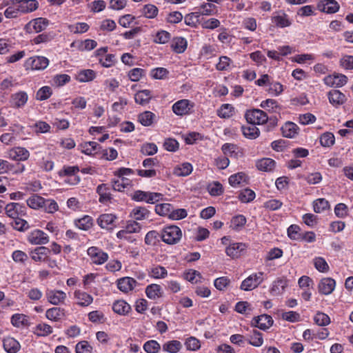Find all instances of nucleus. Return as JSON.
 Masks as SVG:
<instances>
[{"label": "nucleus", "mask_w": 353, "mask_h": 353, "mask_svg": "<svg viewBox=\"0 0 353 353\" xmlns=\"http://www.w3.org/2000/svg\"><path fill=\"white\" fill-rule=\"evenodd\" d=\"M241 130L243 135L250 139H256L259 134L260 131L255 124H250L248 125H243Z\"/></svg>", "instance_id": "obj_26"}, {"label": "nucleus", "mask_w": 353, "mask_h": 353, "mask_svg": "<svg viewBox=\"0 0 353 353\" xmlns=\"http://www.w3.org/2000/svg\"><path fill=\"white\" fill-rule=\"evenodd\" d=\"M4 209L7 216L13 219L19 216L24 215L26 208L17 203H10L7 204Z\"/></svg>", "instance_id": "obj_8"}, {"label": "nucleus", "mask_w": 353, "mask_h": 353, "mask_svg": "<svg viewBox=\"0 0 353 353\" xmlns=\"http://www.w3.org/2000/svg\"><path fill=\"white\" fill-rule=\"evenodd\" d=\"M238 198L243 203H248L254 199L255 192L249 188H245L241 191Z\"/></svg>", "instance_id": "obj_45"}, {"label": "nucleus", "mask_w": 353, "mask_h": 353, "mask_svg": "<svg viewBox=\"0 0 353 353\" xmlns=\"http://www.w3.org/2000/svg\"><path fill=\"white\" fill-rule=\"evenodd\" d=\"M162 196L161 193L137 190L134 193L132 199L137 201H145L148 203H154L159 201Z\"/></svg>", "instance_id": "obj_3"}, {"label": "nucleus", "mask_w": 353, "mask_h": 353, "mask_svg": "<svg viewBox=\"0 0 353 353\" xmlns=\"http://www.w3.org/2000/svg\"><path fill=\"white\" fill-rule=\"evenodd\" d=\"M76 353H92V347L86 341L79 342L75 347Z\"/></svg>", "instance_id": "obj_59"}, {"label": "nucleus", "mask_w": 353, "mask_h": 353, "mask_svg": "<svg viewBox=\"0 0 353 353\" xmlns=\"http://www.w3.org/2000/svg\"><path fill=\"white\" fill-rule=\"evenodd\" d=\"M27 205L32 209L42 208L43 204H45V199L37 195L34 194L27 200Z\"/></svg>", "instance_id": "obj_36"}, {"label": "nucleus", "mask_w": 353, "mask_h": 353, "mask_svg": "<svg viewBox=\"0 0 353 353\" xmlns=\"http://www.w3.org/2000/svg\"><path fill=\"white\" fill-rule=\"evenodd\" d=\"M347 77L341 74L330 75L324 79V82L326 85L336 88L342 87L347 83Z\"/></svg>", "instance_id": "obj_11"}, {"label": "nucleus", "mask_w": 353, "mask_h": 353, "mask_svg": "<svg viewBox=\"0 0 353 353\" xmlns=\"http://www.w3.org/2000/svg\"><path fill=\"white\" fill-rule=\"evenodd\" d=\"M151 98V91L149 90H140L137 92L134 95L135 102L142 105L148 104Z\"/></svg>", "instance_id": "obj_29"}, {"label": "nucleus", "mask_w": 353, "mask_h": 353, "mask_svg": "<svg viewBox=\"0 0 353 353\" xmlns=\"http://www.w3.org/2000/svg\"><path fill=\"white\" fill-rule=\"evenodd\" d=\"M283 137L287 138H293L298 134L299 127L292 122H287L281 128Z\"/></svg>", "instance_id": "obj_27"}, {"label": "nucleus", "mask_w": 353, "mask_h": 353, "mask_svg": "<svg viewBox=\"0 0 353 353\" xmlns=\"http://www.w3.org/2000/svg\"><path fill=\"white\" fill-rule=\"evenodd\" d=\"M145 70L142 68H135L128 72V77L132 81H138L145 75Z\"/></svg>", "instance_id": "obj_60"}, {"label": "nucleus", "mask_w": 353, "mask_h": 353, "mask_svg": "<svg viewBox=\"0 0 353 353\" xmlns=\"http://www.w3.org/2000/svg\"><path fill=\"white\" fill-rule=\"evenodd\" d=\"M288 285V281L285 279H278L274 281L272 284V287L270 290V292L273 295L281 294L286 286Z\"/></svg>", "instance_id": "obj_30"}, {"label": "nucleus", "mask_w": 353, "mask_h": 353, "mask_svg": "<svg viewBox=\"0 0 353 353\" xmlns=\"http://www.w3.org/2000/svg\"><path fill=\"white\" fill-rule=\"evenodd\" d=\"M46 296L48 301L53 305H58L63 302L66 298V294L62 291H48L46 292Z\"/></svg>", "instance_id": "obj_20"}, {"label": "nucleus", "mask_w": 353, "mask_h": 353, "mask_svg": "<svg viewBox=\"0 0 353 353\" xmlns=\"http://www.w3.org/2000/svg\"><path fill=\"white\" fill-rule=\"evenodd\" d=\"M28 94L26 92L21 91L13 94L11 97V102L14 107L19 108L25 105L28 101Z\"/></svg>", "instance_id": "obj_21"}, {"label": "nucleus", "mask_w": 353, "mask_h": 353, "mask_svg": "<svg viewBox=\"0 0 353 353\" xmlns=\"http://www.w3.org/2000/svg\"><path fill=\"white\" fill-rule=\"evenodd\" d=\"M230 283V280L226 276L217 278L214 280V285L219 290H224Z\"/></svg>", "instance_id": "obj_64"}, {"label": "nucleus", "mask_w": 353, "mask_h": 353, "mask_svg": "<svg viewBox=\"0 0 353 353\" xmlns=\"http://www.w3.org/2000/svg\"><path fill=\"white\" fill-rule=\"evenodd\" d=\"M11 323L15 327L27 325L28 323L27 316L21 314H15L11 318Z\"/></svg>", "instance_id": "obj_52"}, {"label": "nucleus", "mask_w": 353, "mask_h": 353, "mask_svg": "<svg viewBox=\"0 0 353 353\" xmlns=\"http://www.w3.org/2000/svg\"><path fill=\"white\" fill-rule=\"evenodd\" d=\"M137 283L133 278L123 277L118 280L117 286L121 291L128 292L134 289Z\"/></svg>", "instance_id": "obj_17"}, {"label": "nucleus", "mask_w": 353, "mask_h": 353, "mask_svg": "<svg viewBox=\"0 0 353 353\" xmlns=\"http://www.w3.org/2000/svg\"><path fill=\"white\" fill-rule=\"evenodd\" d=\"M181 347L180 341L173 340L163 344V350L169 353H176L181 350Z\"/></svg>", "instance_id": "obj_40"}, {"label": "nucleus", "mask_w": 353, "mask_h": 353, "mask_svg": "<svg viewBox=\"0 0 353 353\" xmlns=\"http://www.w3.org/2000/svg\"><path fill=\"white\" fill-rule=\"evenodd\" d=\"M335 285L334 279L330 277L323 278L319 283V292L322 294L328 295L334 291Z\"/></svg>", "instance_id": "obj_13"}, {"label": "nucleus", "mask_w": 353, "mask_h": 353, "mask_svg": "<svg viewBox=\"0 0 353 353\" xmlns=\"http://www.w3.org/2000/svg\"><path fill=\"white\" fill-rule=\"evenodd\" d=\"M156 115L150 111H145L139 115V121L144 126H150Z\"/></svg>", "instance_id": "obj_35"}, {"label": "nucleus", "mask_w": 353, "mask_h": 353, "mask_svg": "<svg viewBox=\"0 0 353 353\" xmlns=\"http://www.w3.org/2000/svg\"><path fill=\"white\" fill-rule=\"evenodd\" d=\"M10 225L13 227L14 229L23 232L29 228L28 223L19 216L16 219H13Z\"/></svg>", "instance_id": "obj_48"}, {"label": "nucleus", "mask_w": 353, "mask_h": 353, "mask_svg": "<svg viewBox=\"0 0 353 353\" xmlns=\"http://www.w3.org/2000/svg\"><path fill=\"white\" fill-rule=\"evenodd\" d=\"M315 323L319 326H325L330 324V317L323 312H318L314 317Z\"/></svg>", "instance_id": "obj_54"}, {"label": "nucleus", "mask_w": 353, "mask_h": 353, "mask_svg": "<svg viewBox=\"0 0 353 353\" xmlns=\"http://www.w3.org/2000/svg\"><path fill=\"white\" fill-rule=\"evenodd\" d=\"M246 223V219L243 215L234 216L231 219L230 228L234 230H241Z\"/></svg>", "instance_id": "obj_37"}, {"label": "nucleus", "mask_w": 353, "mask_h": 353, "mask_svg": "<svg viewBox=\"0 0 353 353\" xmlns=\"http://www.w3.org/2000/svg\"><path fill=\"white\" fill-rule=\"evenodd\" d=\"M314 210L316 213H321L330 208L329 202L325 199H318L313 203Z\"/></svg>", "instance_id": "obj_49"}, {"label": "nucleus", "mask_w": 353, "mask_h": 353, "mask_svg": "<svg viewBox=\"0 0 353 353\" xmlns=\"http://www.w3.org/2000/svg\"><path fill=\"white\" fill-rule=\"evenodd\" d=\"M76 226L83 230H88L92 225V219L90 216H84L75 222Z\"/></svg>", "instance_id": "obj_46"}, {"label": "nucleus", "mask_w": 353, "mask_h": 353, "mask_svg": "<svg viewBox=\"0 0 353 353\" xmlns=\"http://www.w3.org/2000/svg\"><path fill=\"white\" fill-rule=\"evenodd\" d=\"M159 236L161 237V234H159L157 231H150L145 236V243L148 245H155L159 242L158 238Z\"/></svg>", "instance_id": "obj_53"}, {"label": "nucleus", "mask_w": 353, "mask_h": 353, "mask_svg": "<svg viewBox=\"0 0 353 353\" xmlns=\"http://www.w3.org/2000/svg\"><path fill=\"white\" fill-rule=\"evenodd\" d=\"M96 74L92 70H83L80 71L77 75V79L80 82H88L93 80Z\"/></svg>", "instance_id": "obj_41"}, {"label": "nucleus", "mask_w": 353, "mask_h": 353, "mask_svg": "<svg viewBox=\"0 0 353 353\" xmlns=\"http://www.w3.org/2000/svg\"><path fill=\"white\" fill-rule=\"evenodd\" d=\"M109 188L107 184L102 183L99 185L97 188V192L99 195V201L101 203H106L112 199L111 194L109 192Z\"/></svg>", "instance_id": "obj_23"}, {"label": "nucleus", "mask_w": 353, "mask_h": 353, "mask_svg": "<svg viewBox=\"0 0 353 353\" xmlns=\"http://www.w3.org/2000/svg\"><path fill=\"white\" fill-rule=\"evenodd\" d=\"M88 254L91 258L92 262L97 265L104 263L108 259V254L97 247L89 248Z\"/></svg>", "instance_id": "obj_7"}, {"label": "nucleus", "mask_w": 353, "mask_h": 353, "mask_svg": "<svg viewBox=\"0 0 353 353\" xmlns=\"http://www.w3.org/2000/svg\"><path fill=\"white\" fill-rule=\"evenodd\" d=\"M334 136L331 132H325L320 137V143L323 147H330L334 145Z\"/></svg>", "instance_id": "obj_55"}, {"label": "nucleus", "mask_w": 353, "mask_h": 353, "mask_svg": "<svg viewBox=\"0 0 353 353\" xmlns=\"http://www.w3.org/2000/svg\"><path fill=\"white\" fill-rule=\"evenodd\" d=\"M49 24L48 19L42 17L36 18L30 21L26 26V28L28 31L31 32L32 29L35 32H40L44 30Z\"/></svg>", "instance_id": "obj_10"}, {"label": "nucleus", "mask_w": 353, "mask_h": 353, "mask_svg": "<svg viewBox=\"0 0 353 353\" xmlns=\"http://www.w3.org/2000/svg\"><path fill=\"white\" fill-rule=\"evenodd\" d=\"M42 208L48 213H54L58 210L59 206L57 202L52 199H45V204Z\"/></svg>", "instance_id": "obj_62"}, {"label": "nucleus", "mask_w": 353, "mask_h": 353, "mask_svg": "<svg viewBox=\"0 0 353 353\" xmlns=\"http://www.w3.org/2000/svg\"><path fill=\"white\" fill-rule=\"evenodd\" d=\"M89 25L86 23H77L75 25H70L68 28L74 34H81L89 30Z\"/></svg>", "instance_id": "obj_57"}, {"label": "nucleus", "mask_w": 353, "mask_h": 353, "mask_svg": "<svg viewBox=\"0 0 353 353\" xmlns=\"http://www.w3.org/2000/svg\"><path fill=\"white\" fill-rule=\"evenodd\" d=\"M143 349L147 353H157L161 346L157 341L150 340L145 343Z\"/></svg>", "instance_id": "obj_56"}, {"label": "nucleus", "mask_w": 353, "mask_h": 353, "mask_svg": "<svg viewBox=\"0 0 353 353\" xmlns=\"http://www.w3.org/2000/svg\"><path fill=\"white\" fill-rule=\"evenodd\" d=\"M234 108L228 103L223 104L217 110V114L221 118H229L232 116Z\"/></svg>", "instance_id": "obj_47"}, {"label": "nucleus", "mask_w": 353, "mask_h": 353, "mask_svg": "<svg viewBox=\"0 0 353 353\" xmlns=\"http://www.w3.org/2000/svg\"><path fill=\"white\" fill-rule=\"evenodd\" d=\"M117 216L112 214H103L97 219V223L101 228L112 230L115 226Z\"/></svg>", "instance_id": "obj_12"}, {"label": "nucleus", "mask_w": 353, "mask_h": 353, "mask_svg": "<svg viewBox=\"0 0 353 353\" xmlns=\"http://www.w3.org/2000/svg\"><path fill=\"white\" fill-rule=\"evenodd\" d=\"M64 316V310L61 307H52L48 309L46 312L47 319L51 321H57Z\"/></svg>", "instance_id": "obj_34"}, {"label": "nucleus", "mask_w": 353, "mask_h": 353, "mask_svg": "<svg viewBox=\"0 0 353 353\" xmlns=\"http://www.w3.org/2000/svg\"><path fill=\"white\" fill-rule=\"evenodd\" d=\"M314 265L317 270L321 272H327L329 270V265L322 257H316L314 259Z\"/></svg>", "instance_id": "obj_58"}, {"label": "nucleus", "mask_w": 353, "mask_h": 353, "mask_svg": "<svg viewBox=\"0 0 353 353\" xmlns=\"http://www.w3.org/2000/svg\"><path fill=\"white\" fill-rule=\"evenodd\" d=\"M300 228L297 225H291L288 228V235L293 240H300L301 239V233L299 232Z\"/></svg>", "instance_id": "obj_63"}, {"label": "nucleus", "mask_w": 353, "mask_h": 353, "mask_svg": "<svg viewBox=\"0 0 353 353\" xmlns=\"http://www.w3.org/2000/svg\"><path fill=\"white\" fill-rule=\"evenodd\" d=\"M143 13L145 17L152 19L158 14V8L152 4H147L143 8Z\"/></svg>", "instance_id": "obj_61"}, {"label": "nucleus", "mask_w": 353, "mask_h": 353, "mask_svg": "<svg viewBox=\"0 0 353 353\" xmlns=\"http://www.w3.org/2000/svg\"><path fill=\"white\" fill-rule=\"evenodd\" d=\"M318 8L321 12L332 14L339 10V5L335 0H321L318 4Z\"/></svg>", "instance_id": "obj_16"}, {"label": "nucleus", "mask_w": 353, "mask_h": 353, "mask_svg": "<svg viewBox=\"0 0 353 353\" xmlns=\"http://www.w3.org/2000/svg\"><path fill=\"white\" fill-rule=\"evenodd\" d=\"M52 94L50 87L43 86L41 88L36 94V99L39 101H44L49 99Z\"/></svg>", "instance_id": "obj_50"}, {"label": "nucleus", "mask_w": 353, "mask_h": 353, "mask_svg": "<svg viewBox=\"0 0 353 353\" xmlns=\"http://www.w3.org/2000/svg\"><path fill=\"white\" fill-rule=\"evenodd\" d=\"M74 297L78 300L77 303L83 307L90 305L93 301V298L91 295L80 290L74 292Z\"/></svg>", "instance_id": "obj_28"}, {"label": "nucleus", "mask_w": 353, "mask_h": 353, "mask_svg": "<svg viewBox=\"0 0 353 353\" xmlns=\"http://www.w3.org/2000/svg\"><path fill=\"white\" fill-rule=\"evenodd\" d=\"M28 240L33 245H43L49 242V237L42 230H35L29 234Z\"/></svg>", "instance_id": "obj_9"}, {"label": "nucleus", "mask_w": 353, "mask_h": 353, "mask_svg": "<svg viewBox=\"0 0 353 353\" xmlns=\"http://www.w3.org/2000/svg\"><path fill=\"white\" fill-rule=\"evenodd\" d=\"M9 158L12 160L20 161H26L30 157V152L25 148L17 147L8 152Z\"/></svg>", "instance_id": "obj_14"}, {"label": "nucleus", "mask_w": 353, "mask_h": 353, "mask_svg": "<svg viewBox=\"0 0 353 353\" xmlns=\"http://www.w3.org/2000/svg\"><path fill=\"white\" fill-rule=\"evenodd\" d=\"M327 96L330 103L335 107L343 105L347 101L345 95L338 90H330Z\"/></svg>", "instance_id": "obj_15"}, {"label": "nucleus", "mask_w": 353, "mask_h": 353, "mask_svg": "<svg viewBox=\"0 0 353 353\" xmlns=\"http://www.w3.org/2000/svg\"><path fill=\"white\" fill-rule=\"evenodd\" d=\"M172 48L176 53H182L187 48V41L183 37H176L172 41Z\"/></svg>", "instance_id": "obj_33"}, {"label": "nucleus", "mask_w": 353, "mask_h": 353, "mask_svg": "<svg viewBox=\"0 0 353 353\" xmlns=\"http://www.w3.org/2000/svg\"><path fill=\"white\" fill-rule=\"evenodd\" d=\"M245 117L250 124L261 125L268 121V114L259 109L247 110Z\"/></svg>", "instance_id": "obj_2"}, {"label": "nucleus", "mask_w": 353, "mask_h": 353, "mask_svg": "<svg viewBox=\"0 0 353 353\" xmlns=\"http://www.w3.org/2000/svg\"><path fill=\"white\" fill-rule=\"evenodd\" d=\"M3 348L8 353H16L20 348L19 343L14 338L3 340Z\"/></svg>", "instance_id": "obj_32"}, {"label": "nucleus", "mask_w": 353, "mask_h": 353, "mask_svg": "<svg viewBox=\"0 0 353 353\" xmlns=\"http://www.w3.org/2000/svg\"><path fill=\"white\" fill-rule=\"evenodd\" d=\"M48 64L49 60L46 57L37 56L28 59L25 63V66L32 70H44Z\"/></svg>", "instance_id": "obj_6"}, {"label": "nucleus", "mask_w": 353, "mask_h": 353, "mask_svg": "<svg viewBox=\"0 0 353 353\" xmlns=\"http://www.w3.org/2000/svg\"><path fill=\"white\" fill-rule=\"evenodd\" d=\"M192 171V166L189 163H184L174 170V174L178 176H186Z\"/></svg>", "instance_id": "obj_38"}, {"label": "nucleus", "mask_w": 353, "mask_h": 353, "mask_svg": "<svg viewBox=\"0 0 353 353\" xmlns=\"http://www.w3.org/2000/svg\"><path fill=\"white\" fill-rule=\"evenodd\" d=\"M247 248L246 245L243 243H234L230 244L226 248V254L232 258H237L240 256L242 251L245 250Z\"/></svg>", "instance_id": "obj_18"}, {"label": "nucleus", "mask_w": 353, "mask_h": 353, "mask_svg": "<svg viewBox=\"0 0 353 353\" xmlns=\"http://www.w3.org/2000/svg\"><path fill=\"white\" fill-rule=\"evenodd\" d=\"M19 9L23 13H29L36 10L39 7L37 0H23L19 1Z\"/></svg>", "instance_id": "obj_19"}, {"label": "nucleus", "mask_w": 353, "mask_h": 353, "mask_svg": "<svg viewBox=\"0 0 353 353\" xmlns=\"http://www.w3.org/2000/svg\"><path fill=\"white\" fill-rule=\"evenodd\" d=\"M181 236L182 232L176 225L165 227L161 234L162 241L169 245L176 244L181 240Z\"/></svg>", "instance_id": "obj_1"}, {"label": "nucleus", "mask_w": 353, "mask_h": 353, "mask_svg": "<svg viewBox=\"0 0 353 353\" xmlns=\"http://www.w3.org/2000/svg\"><path fill=\"white\" fill-rule=\"evenodd\" d=\"M249 343L254 347H261L263 345V334L256 330H253L250 335Z\"/></svg>", "instance_id": "obj_39"}, {"label": "nucleus", "mask_w": 353, "mask_h": 353, "mask_svg": "<svg viewBox=\"0 0 353 353\" xmlns=\"http://www.w3.org/2000/svg\"><path fill=\"white\" fill-rule=\"evenodd\" d=\"M113 311L120 315L127 314L131 310L130 305L123 300L116 301L112 305Z\"/></svg>", "instance_id": "obj_24"}, {"label": "nucleus", "mask_w": 353, "mask_h": 353, "mask_svg": "<svg viewBox=\"0 0 353 353\" xmlns=\"http://www.w3.org/2000/svg\"><path fill=\"white\" fill-rule=\"evenodd\" d=\"M172 207L170 203H161L155 206V212L161 216H168L170 218Z\"/></svg>", "instance_id": "obj_42"}, {"label": "nucleus", "mask_w": 353, "mask_h": 353, "mask_svg": "<svg viewBox=\"0 0 353 353\" xmlns=\"http://www.w3.org/2000/svg\"><path fill=\"white\" fill-rule=\"evenodd\" d=\"M276 162L270 158H263L256 163L258 170L263 172H271L274 170Z\"/></svg>", "instance_id": "obj_22"}, {"label": "nucleus", "mask_w": 353, "mask_h": 353, "mask_svg": "<svg viewBox=\"0 0 353 353\" xmlns=\"http://www.w3.org/2000/svg\"><path fill=\"white\" fill-rule=\"evenodd\" d=\"M263 272L252 274L243 281L240 288L242 290L250 291L256 288L263 282Z\"/></svg>", "instance_id": "obj_4"}, {"label": "nucleus", "mask_w": 353, "mask_h": 353, "mask_svg": "<svg viewBox=\"0 0 353 353\" xmlns=\"http://www.w3.org/2000/svg\"><path fill=\"white\" fill-rule=\"evenodd\" d=\"M189 101L187 99H181L174 103L172 105L173 112L177 115H184L189 111Z\"/></svg>", "instance_id": "obj_25"}, {"label": "nucleus", "mask_w": 353, "mask_h": 353, "mask_svg": "<svg viewBox=\"0 0 353 353\" xmlns=\"http://www.w3.org/2000/svg\"><path fill=\"white\" fill-rule=\"evenodd\" d=\"M273 21L277 26L281 28L288 27L291 25L288 15L285 13L274 17Z\"/></svg>", "instance_id": "obj_51"}, {"label": "nucleus", "mask_w": 353, "mask_h": 353, "mask_svg": "<svg viewBox=\"0 0 353 353\" xmlns=\"http://www.w3.org/2000/svg\"><path fill=\"white\" fill-rule=\"evenodd\" d=\"M147 296L150 299H156L162 296V289L159 285L151 284L145 289Z\"/></svg>", "instance_id": "obj_31"}, {"label": "nucleus", "mask_w": 353, "mask_h": 353, "mask_svg": "<svg viewBox=\"0 0 353 353\" xmlns=\"http://www.w3.org/2000/svg\"><path fill=\"white\" fill-rule=\"evenodd\" d=\"M132 213L136 220L148 219L150 215V211L144 207H137L132 210Z\"/></svg>", "instance_id": "obj_44"}, {"label": "nucleus", "mask_w": 353, "mask_h": 353, "mask_svg": "<svg viewBox=\"0 0 353 353\" xmlns=\"http://www.w3.org/2000/svg\"><path fill=\"white\" fill-rule=\"evenodd\" d=\"M274 321L270 315L261 314L252 319L251 325L262 330H266L272 325Z\"/></svg>", "instance_id": "obj_5"}, {"label": "nucleus", "mask_w": 353, "mask_h": 353, "mask_svg": "<svg viewBox=\"0 0 353 353\" xmlns=\"http://www.w3.org/2000/svg\"><path fill=\"white\" fill-rule=\"evenodd\" d=\"M228 181L229 183L232 186H236L237 185L241 184V183H247V176L243 172H238L236 174L231 175Z\"/></svg>", "instance_id": "obj_43"}]
</instances>
